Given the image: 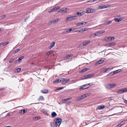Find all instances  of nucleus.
Here are the masks:
<instances>
[{"label":"nucleus","instance_id":"nucleus-1","mask_svg":"<svg viewBox=\"0 0 127 127\" xmlns=\"http://www.w3.org/2000/svg\"><path fill=\"white\" fill-rule=\"evenodd\" d=\"M56 126L57 127H59L62 121V119L59 117H58L56 119Z\"/></svg>","mask_w":127,"mask_h":127},{"label":"nucleus","instance_id":"nucleus-2","mask_svg":"<svg viewBox=\"0 0 127 127\" xmlns=\"http://www.w3.org/2000/svg\"><path fill=\"white\" fill-rule=\"evenodd\" d=\"M78 17L76 16H70L67 18L65 21H71L74 19H76Z\"/></svg>","mask_w":127,"mask_h":127},{"label":"nucleus","instance_id":"nucleus-3","mask_svg":"<svg viewBox=\"0 0 127 127\" xmlns=\"http://www.w3.org/2000/svg\"><path fill=\"white\" fill-rule=\"evenodd\" d=\"M116 85V84L114 83L108 84L105 85V87L107 89H110L114 87Z\"/></svg>","mask_w":127,"mask_h":127},{"label":"nucleus","instance_id":"nucleus-4","mask_svg":"<svg viewBox=\"0 0 127 127\" xmlns=\"http://www.w3.org/2000/svg\"><path fill=\"white\" fill-rule=\"evenodd\" d=\"M92 85V83H90L81 86L79 89L80 90L85 89L89 87Z\"/></svg>","mask_w":127,"mask_h":127},{"label":"nucleus","instance_id":"nucleus-5","mask_svg":"<svg viewBox=\"0 0 127 127\" xmlns=\"http://www.w3.org/2000/svg\"><path fill=\"white\" fill-rule=\"evenodd\" d=\"M127 92V88L122 89L116 92L118 94H120L125 92Z\"/></svg>","mask_w":127,"mask_h":127},{"label":"nucleus","instance_id":"nucleus-6","mask_svg":"<svg viewBox=\"0 0 127 127\" xmlns=\"http://www.w3.org/2000/svg\"><path fill=\"white\" fill-rule=\"evenodd\" d=\"M62 79V81L61 80V81L63 82L62 83L64 84H66L70 80L69 79H66L65 78H61V79Z\"/></svg>","mask_w":127,"mask_h":127},{"label":"nucleus","instance_id":"nucleus-7","mask_svg":"<svg viewBox=\"0 0 127 127\" xmlns=\"http://www.w3.org/2000/svg\"><path fill=\"white\" fill-rule=\"evenodd\" d=\"M95 10L92 9L88 8L86 10V13H91L95 12Z\"/></svg>","mask_w":127,"mask_h":127},{"label":"nucleus","instance_id":"nucleus-8","mask_svg":"<svg viewBox=\"0 0 127 127\" xmlns=\"http://www.w3.org/2000/svg\"><path fill=\"white\" fill-rule=\"evenodd\" d=\"M105 60V58L101 59L99 61H98L95 63V65H97L98 64L102 63Z\"/></svg>","mask_w":127,"mask_h":127},{"label":"nucleus","instance_id":"nucleus-9","mask_svg":"<svg viewBox=\"0 0 127 127\" xmlns=\"http://www.w3.org/2000/svg\"><path fill=\"white\" fill-rule=\"evenodd\" d=\"M24 56H21L18 59L16 60L15 62V64H16L18 63V61L19 62V63L21 62L22 60L23 59H24Z\"/></svg>","mask_w":127,"mask_h":127},{"label":"nucleus","instance_id":"nucleus-10","mask_svg":"<svg viewBox=\"0 0 127 127\" xmlns=\"http://www.w3.org/2000/svg\"><path fill=\"white\" fill-rule=\"evenodd\" d=\"M123 19V18H120L119 19L117 18H115L114 19L115 21L116 22H119L122 21Z\"/></svg>","mask_w":127,"mask_h":127},{"label":"nucleus","instance_id":"nucleus-11","mask_svg":"<svg viewBox=\"0 0 127 127\" xmlns=\"http://www.w3.org/2000/svg\"><path fill=\"white\" fill-rule=\"evenodd\" d=\"M68 10L67 8H63L62 9V13H66L67 12V10Z\"/></svg>","mask_w":127,"mask_h":127},{"label":"nucleus","instance_id":"nucleus-12","mask_svg":"<svg viewBox=\"0 0 127 127\" xmlns=\"http://www.w3.org/2000/svg\"><path fill=\"white\" fill-rule=\"evenodd\" d=\"M116 44V43L115 42H111L110 43L107 44L106 45L108 47H110L112 46H114Z\"/></svg>","mask_w":127,"mask_h":127},{"label":"nucleus","instance_id":"nucleus-13","mask_svg":"<svg viewBox=\"0 0 127 127\" xmlns=\"http://www.w3.org/2000/svg\"><path fill=\"white\" fill-rule=\"evenodd\" d=\"M105 106L104 105H102L101 106H99L97 108V109L101 110L104 109L105 108Z\"/></svg>","mask_w":127,"mask_h":127},{"label":"nucleus","instance_id":"nucleus-14","mask_svg":"<svg viewBox=\"0 0 127 127\" xmlns=\"http://www.w3.org/2000/svg\"><path fill=\"white\" fill-rule=\"evenodd\" d=\"M55 42H53L51 44V45L49 47V48L51 49L55 45Z\"/></svg>","mask_w":127,"mask_h":127},{"label":"nucleus","instance_id":"nucleus-15","mask_svg":"<svg viewBox=\"0 0 127 127\" xmlns=\"http://www.w3.org/2000/svg\"><path fill=\"white\" fill-rule=\"evenodd\" d=\"M61 80L62 81V79H61V78L56 79L53 81V83H58L60 82H61Z\"/></svg>","mask_w":127,"mask_h":127},{"label":"nucleus","instance_id":"nucleus-16","mask_svg":"<svg viewBox=\"0 0 127 127\" xmlns=\"http://www.w3.org/2000/svg\"><path fill=\"white\" fill-rule=\"evenodd\" d=\"M85 13V12L84 11L82 12H77L76 13V14L79 16H80L83 15Z\"/></svg>","mask_w":127,"mask_h":127},{"label":"nucleus","instance_id":"nucleus-17","mask_svg":"<svg viewBox=\"0 0 127 127\" xmlns=\"http://www.w3.org/2000/svg\"><path fill=\"white\" fill-rule=\"evenodd\" d=\"M90 40L88 41L84 42L83 43V46H85L87 45L90 43Z\"/></svg>","mask_w":127,"mask_h":127},{"label":"nucleus","instance_id":"nucleus-18","mask_svg":"<svg viewBox=\"0 0 127 127\" xmlns=\"http://www.w3.org/2000/svg\"><path fill=\"white\" fill-rule=\"evenodd\" d=\"M112 22L111 21H110L108 22H105L103 24L104 25H108L111 23Z\"/></svg>","mask_w":127,"mask_h":127},{"label":"nucleus","instance_id":"nucleus-19","mask_svg":"<svg viewBox=\"0 0 127 127\" xmlns=\"http://www.w3.org/2000/svg\"><path fill=\"white\" fill-rule=\"evenodd\" d=\"M115 37H109L107 38L110 41H111L114 40L115 39Z\"/></svg>","mask_w":127,"mask_h":127},{"label":"nucleus","instance_id":"nucleus-20","mask_svg":"<svg viewBox=\"0 0 127 127\" xmlns=\"http://www.w3.org/2000/svg\"><path fill=\"white\" fill-rule=\"evenodd\" d=\"M26 110L25 109H22L20 110L19 112V113L20 114H24L25 113Z\"/></svg>","mask_w":127,"mask_h":127},{"label":"nucleus","instance_id":"nucleus-21","mask_svg":"<svg viewBox=\"0 0 127 127\" xmlns=\"http://www.w3.org/2000/svg\"><path fill=\"white\" fill-rule=\"evenodd\" d=\"M51 116L52 117H54L56 116H57V114L56 113V112H53L51 114Z\"/></svg>","mask_w":127,"mask_h":127},{"label":"nucleus","instance_id":"nucleus-22","mask_svg":"<svg viewBox=\"0 0 127 127\" xmlns=\"http://www.w3.org/2000/svg\"><path fill=\"white\" fill-rule=\"evenodd\" d=\"M73 55L72 54H70L69 55H66L65 57L64 58H67L68 57H71Z\"/></svg>","mask_w":127,"mask_h":127},{"label":"nucleus","instance_id":"nucleus-23","mask_svg":"<svg viewBox=\"0 0 127 127\" xmlns=\"http://www.w3.org/2000/svg\"><path fill=\"white\" fill-rule=\"evenodd\" d=\"M41 111L42 112H43V113L45 114V115H47V112H46V111H45V110H44V109H42L41 110Z\"/></svg>","mask_w":127,"mask_h":127},{"label":"nucleus","instance_id":"nucleus-24","mask_svg":"<svg viewBox=\"0 0 127 127\" xmlns=\"http://www.w3.org/2000/svg\"><path fill=\"white\" fill-rule=\"evenodd\" d=\"M48 91L47 90H44L41 91V92L43 94L47 93H48Z\"/></svg>","mask_w":127,"mask_h":127},{"label":"nucleus","instance_id":"nucleus-25","mask_svg":"<svg viewBox=\"0 0 127 127\" xmlns=\"http://www.w3.org/2000/svg\"><path fill=\"white\" fill-rule=\"evenodd\" d=\"M99 34H100V33L99 32V31H98L97 32L94 33V35L95 36H96Z\"/></svg>","mask_w":127,"mask_h":127},{"label":"nucleus","instance_id":"nucleus-26","mask_svg":"<svg viewBox=\"0 0 127 127\" xmlns=\"http://www.w3.org/2000/svg\"><path fill=\"white\" fill-rule=\"evenodd\" d=\"M50 126L51 127H55V123L53 122H51L50 123Z\"/></svg>","mask_w":127,"mask_h":127},{"label":"nucleus","instance_id":"nucleus-27","mask_svg":"<svg viewBox=\"0 0 127 127\" xmlns=\"http://www.w3.org/2000/svg\"><path fill=\"white\" fill-rule=\"evenodd\" d=\"M59 20L60 19L59 18H57L52 21L53 23H54L56 22H57L59 21Z\"/></svg>","mask_w":127,"mask_h":127},{"label":"nucleus","instance_id":"nucleus-28","mask_svg":"<svg viewBox=\"0 0 127 127\" xmlns=\"http://www.w3.org/2000/svg\"><path fill=\"white\" fill-rule=\"evenodd\" d=\"M44 99L43 97L42 96H40L38 99V100L40 101V100H43Z\"/></svg>","mask_w":127,"mask_h":127},{"label":"nucleus","instance_id":"nucleus-29","mask_svg":"<svg viewBox=\"0 0 127 127\" xmlns=\"http://www.w3.org/2000/svg\"><path fill=\"white\" fill-rule=\"evenodd\" d=\"M64 88V87H60V88H58L55 90V91L56 92H57V91L58 90H62Z\"/></svg>","mask_w":127,"mask_h":127},{"label":"nucleus","instance_id":"nucleus-30","mask_svg":"<svg viewBox=\"0 0 127 127\" xmlns=\"http://www.w3.org/2000/svg\"><path fill=\"white\" fill-rule=\"evenodd\" d=\"M111 5L110 4V5H104V8H107L108 7H110L111 6Z\"/></svg>","mask_w":127,"mask_h":127},{"label":"nucleus","instance_id":"nucleus-31","mask_svg":"<svg viewBox=\"0 0 127 127\" xmlns=\"http://www.w3.org/2000/svg\"><path fill=\"white\" fill-rule=\"evenodd\" d=\"M88 70V68H86L82 70L80 72V73H81L82 72H83L86 71Z\"/></svg>","mask_w":127,"mask_h":127},{"label":"nucleus","instance_id":"nucleus-32","mask_svg":"<svg viewBox=\"0 0 127 127\" xmlns=\"http://www.w3.org/2000/svg\"><path fill=\"white\" fill-rule=\"evenodd\" d=\"M53 52V51L52 50H50L49 51H48L47 53H46V54L47 55H49L50 54H51Z\"/></svg>","mask_w":127,"mask_h":127},{"label":"nucleus","instance_id":"nucleus-33","mask_svg":"<svg viewBox=\"0 0 127 127\" xmlns=\"http://www.w3.org/2000/svg\"><path fill=\"white\" fill-rule=\"evenodd\" d=\"M55 11V8H53L50 10L48 11V12L49 13H50L52 12H53Z\"/></svg>","mask_w":127,"mask_h":127},{"label":"nucleus","instance_id":"nucleus-34","mask_svg":"<svg viewBox=\"0 0 127 127\" xmlns=\"http://www.w3.org/2000/svg\"><path fill=\"white\" fill-rule=\"evenodd\" d=\"M20 50L19 49H16L13 51L14 53H16Z\"/></svg>","mask_w":127,"mask_h":127},{"label":"nucleus","instance_id":"nucleus-35","mask_svg":"<svg viewBox=\"0 0 127 127\" xmlns=\"http://www.w3.org/2000/svg\"><path fill=\"white\" fill-rule=\"evenodd\" d=\"M127 121V120H124L122 121L120 123V124H121V125L122 126L124 125L125 123V122Z\"/></svg>","mask_w":127,"mask_h":127},{"label":"nucleus","instance_id":"nucleus-36","mask_svg":"<svg viewBox=\"0 0 127 127\" xmlns=\"http://www.w3.org/2000/svg\"><path fill=\"white\" fill-rule=\"evenodd\" d=\"M114 74V73L113 72V71L110 72L109 74L108 75V76H112Z\"/></svg>","mask_w":127,"mask_h":127},{"label":"nucleus","instance_id":"nucleus-37","mask_svg":"<svg viewBox=\"0 0 127 127\" xmlns=\"http://www.w3.org/2000/svg\"><path fill=\"white\" fill-rule=\"evenodd\" d=\"M84 77L86 79H88L90 78L89 74L85 75H84Z\"/></svg>","mask_w":127,"mask_h":127},{"label":"nucleus","instance_id":"nucleus-38","mask_svg":"<svg viewBox=\"0 0 127 127\" xmlns=\"http://www.w3.org/2000/svg\"><path fill=\"white\" fill-rule=\"evenodd\" d=\"M113 69V68H108V69H107L105 70V71H104V72H108V71H109V70H110V69Z\"/></svg>","mask_w":127,"mask_h":127},{"label":"nucleus","instance_id":"nucleus-39","mask_svg":"<svg viewBox=\"0 0 127 127\" xmlns=\"http://www.w3.org/2000/svg\"><path fill=\"white\" fill-rule=\"evenodd\" d=\"M77 81L76 80H72L70 82H71L70 83H75Z\"/></svg>","mask_w":127,"mask_h":127},{"label":"nucleus","instance_id":"nucleus-40","mask_svg":"<svg viewBox=\"0 0 127 127\" xmlns=\"http://www.w3.org/2000/svg\"><path fill=\"white\" fill-rule=\"evenodd\" d=\"M82 99V98H81V96H80L78 98H77V99H76V101H80V100H81Z\"/></svg>","mask_w":127,"mask_h":127},{"label":"nucleus","instance_id":"nucleus-41","mask_svg":"<svg viewBox=\"0 0 127 127\" xmlns=\"http://www.w3.org/2000/svg\"><path fill=\"white\" fill-rule=\"evenodd\" d=\"M68 100L67 98H66V99H64L63 100H62V102L63 103H64V102H66Z\"/></svg>","mask_w":127,"mask_h":127},{"label":"nucleus","instance_id":"nucleus-42","mask_svg":"<svg viewBox=\"0 0 127 127\" xmlns=\"http://www.w3.org/2000/svg\"><path fill=\"white\" fill-rule=\"evenodd\" d=\"M86 94H85L82 95L81 96L82 99L86 96Z\"/></svg>","mask_w":127,"mask_h":127},{"label":"nucleus","instance_id":"nucleus-43","mask_svg":"<svg viewBox=\"0 0 127 127\" xmlns=\"http://www.w3.org/2000/svg\"><path fill=\"white\" fill-rule=\"evenodd\" d=\"M87 23V22H85L84 21L82 22L81 23V25H85Z\"/></svg>","mask_w":127,"mask_h":127},{"label":"nucleus","instance_id":"nucleus-44","mask_svg":"<svg viewBox=\"0 0 127 127\" xmlns=\"http://www.w3.org/2000/svg\"><path fill=\"white\" fill-rule=\"evenodd\" d=\"M71 31H72L71 29H69L68 30H67L66 31V32L68 33H69Z\"/></svg>","mask_w":127,"mask_h":127},{"label":"nucleus","instance_id":"nucleus-45","mask_svg":"<svg viewBox=\"0 0 127 127\" xmlns=\"http://www.w3.org/2000/svg\"><path fill=\"white\" fill-rule=\"evenodd\" d=\"M21 69L20 68H19L16 69L17 72H19L21 70Z\"/></svg>","mask_w":127,"mask_h":127},{"label":"nucleus","instance_id":"nucleus-46","mask_svg":"<svg viewBox=\"0 0 127 127\" xmlns=\"http://www.w3.org/2000/svg\"><path fill=\"white\" fill-rule=\"evenodd\" d=\"M14 59H11L10 60V61H9V63H11V62H13L14 61Z\"/></svg>","mask_w":127,"mask_h":127},{"label":"nucleus","instance_id":"nucleus-47","mask_svg":"<svg viewBox=\"0 0 127 127\" xmlns=\"http://www.w3.org/2000/svg\"><path fill=\"white\" fill-rule=\"evenodd\" d=\"M99 33H100V34H102L103 33L105 32V31H99Z\"/></svg>","mask_w":127,"mask_h":127},{"label":"nucleus","instance_id":"nucleus-48","mask_svg":"<svg viewBox=\"0 0 127 127\" xmlns=\"http://www.w3.org/2000/svg\"><path fill=\"white\" fill-rule=\"evenodd\" d=\"M104 7L103 6H99V9H104Z\"/></svg>","mask_w":127,"mask_h":127},{"label":"nucleus","instance_id":"nucleus-49","mask_svg":"<svg viewBox=\"0 0 127 127\" xmlns=\"http://www.w3.org/2000/svg\"><path fill=\"white\" fill-rule=\"evenodd\" d=\"M122 126L121 125V124H120V123H119L118 125L116 127H120Z\"/></svg>","mask_w":127,"mask_h":127},{"label":"nucleus","instance_id":"nucleus-50","mask_svg":"<svg viewBox=\"0 0 127 127\" xmlns=\"http://www.w3.org/2000/svg\"><path fill=\"white\" fill-rule=\"evenodd\" d=\"M76 26H79L80 25H81V23H77L76 24Z\"/></svg>","mask_w":127,"mask_h":127},{"label":"nucleus","instance_id":"nucleus-51","mask_svg":"<svg viewBox=\"0 0 127 127\" xmlns=\"http://www.w3.org/2000/svg\"><path fill=\"white\" fill-rule=\"evenodd\" d=\"M87 29V28H85V29H82L81 30V32H84L86 30V29Z\"/></svg>","mask_w":127,"mask_h":127},{"label":"nucleus","instance_id":"nucleus-52","mask_svg":"<svg viewBox=\"0 0 127 127\" xmlns=\"http://www.w3.org/2000/svg\"><path fill=\"white\" fill-rule=\"evenodd\" d=\"M87 79L86 78H85V77H84V75L82 76L81 78V80H84L85 79Z\"/></svg>","mask_w":127,"mask_h":127},{"label":"nucleus","instance_id":"nucleus-53","mask_svg":"<svg viewBox=\"0 0 127 127\" xmlns=\"http://www.w3.org/2000/svg\"><path fill=\"white\" fill-rule=\"evenodd\" d=\"M95 75V74H89L90 77V78H91L93 76Z\"/></svg>","mask_w":127,"mask_h":127},{"label":"nucleus","instance_id":"nucleus-54","mask_svg":"<svg viewBox=\"0 0 127 127\" xmlns=\"http://www.w3.org/2000/svg\"><path fill=\"white\" fill-rule=\"evenodd\" d=\"M55 8V10H56L59 9V6H57L55 7V8Z\"/></svg>","mask_w":127,"mask_h":127},{"label":"nucleus","instance_id":"nucleus-55","mask_svg":"<svg viewBox=\"0 0 127 127\" xmlns=\"http://www.w3.org/2000/svg\"><path fill=\"white\" fill-rule=\"evenodd\" d=\"M9 43L7 41L5 43H4V44L3 45V46H4L5 45Z\"/></svg>","mask_w":127,"mask_h":127},{"label":"nucleus","instance_id":"nucleus-56","mask_svg":"<svg viewBox=\"0 0 127 127\" xmlns=\"http://www.w3.org/2000/svg\"><path fill=\"white\" fill-rule=\"evenodd\" d=\"M123 101L124 103L127 104V100H126L125 99H123Z\"/></svg>","mask_w":127,"mask_h":127},{"label":"nucleus","instance_id":"nucleus-57","mask_svg":"<svg viewBox=\"0 0 127 127\" xmlns=\"http://www.w3.org/2000/svg\"><path fill=\"white\" fill-rule=\"evenodd\" d=\"M116 70V71H117V73H118L120 71H121V69H118V70Z\"/></svg>","mask_w":127,"mask_h":127},{"label":"nucleus","instance_id":"nucleus-58","mask_svg":"<svg viewBox=\"0 0 127 127\" xmlns=\"http://www.w3.org/2000/svg\"><path fill=\"white\" fill-rule=\"evenodd\" d=\"M5 15H2L1 16V18H4V17H5Z\"/></svg>","mask_w":127,"mask_h":127},{"label":"nucleus","instance_id":"nucleus-59","mask_svg":"<svg viewBox=\"0 0 127 127\" xmlns=\"http://www.w3.org/2000/svg\"><path fill=\"white\" fill-rule=\"evenodd\" d=\"M52 23H53V21L52 20L49 22V24L50 25L52 24Z\"/></svg>","mask_w":127,"mask_h":127},{"label":"nucleus","instance_id":"nucleus-60","mask_svg":"<svg viewBox=\"0 0 127 127\" xmlns=\"http://www.w3.org/2000/svg\"><path fill=\"white\" fill-rule=\"evenodd\" d=\"M76 29V28H73L71 29L72 31H73L75 30Z\"/></svg>","mask_w":127,"mask_h":127},{"label":"nucleus","instance_id":"nucleus-61","mask_svg":"<svg viewBox=\"0 0 127 127\" xmlns=\"http://www.w3.org/2000/svg\"><path fill=\"white\" fill-rule=\"evenodd\" d=\"M113 72L114 73V74H115L117 73L116 70H115L114 71H113Z\"/></svg>","mask_w":127,"mask_h":127},{"label":"nucleus","instance_id":"nucleus-62","mask_svg":"<svg viewBox=\"0 0 127 127\" xmlns=\"http://www.w3.org/2000/svg\"><path fill=\"white\" fill-rule=\"evenodd\" d=\"M10 113H8L7 114V116H10Z\"/></svg>","mask_w":127,"mask_h":127},{"label":"nucleus","instance_id":"nucleus-63","mask_svg":"<svg viewBox=\"0 0 127 127\" xmlns=\"http://www.w3.org/2000/svg\"><path fill=\"white\" fill-rule=\"evenodd\" d=\"M4 88H1L0 89V90L1 91H3L4 90Z\"/></svg>","mask_w":127,"mask_h":127},{"label":"nucleus","instance_id":"nucleus-64","mask_svg":"<svg viewBox=\"0 0 127 127\" xmlns=\"http://www.w3.org/2000/svg\"><path fill=\"white\" fill-rule=\"evenodd\" d=\"M62 12V9H61L60 10H59L58 11V12Z\"/></svg>","mask_w":127,"mask_h":127}]
</instances>
